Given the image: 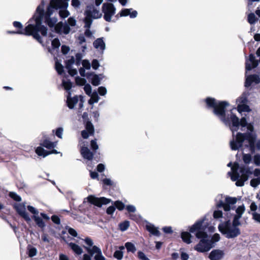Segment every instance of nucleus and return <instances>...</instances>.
Segmentation results:
<instances>
[{
    "label": "nucleus",
    "instance_id": "obj_45",
    "mask_svg": "<svg viewBox=\"0 0 260 260\" xmlns=\"http://www.w3.org/2000/svg\"><path fill=\"white\" fill-rule=\"evenodd\" d=\"M103 183L107 186H115V183L109 178H105L102 180Z\"/></svg>",
    "mask_w": 260,
    "mask_h": 260
},
{
    "label": "nucleus",
    "instance_id": "obj_53",
    "mask_svg": "<svg viewBox=\"0 0 260 260\" xmlns=\"http://www.w3.org/2000/svg\"><path fill=\"white\" fill-rule=\"evenodd\" d=\"M253 161L257 166H260V154H256L254 156Z\"/></svg>",
    "mask_w": 260,
    "mask_h": 260
},
{
    "label": "nucleus",
    "instance_id": "obj_43",
    "mask_svg": "<svg viewBox=\"0 0 260 260\" xmlns=\"http://www.w3.org/2000/svg\"><path fill=\"white\" fill-rule=\"evenodd\" d=\"M75 81L76 84L79 85H85L86 82V81L85 79L80 78L79 77H77L75 79Z\"/></svg>",
    "mask_w": 260,
    "mask_h": 260
},
{
    "label": "nucleus",
    "instance_id": "obj_64",
    "mask_svg": "<svg viewBox=\"0 0 260 260\" xmlns=\"http://www.w3.org/2000/svg\"><path fill=\"white\" fill-rule=\"evenodd\" d=\"M95 260H105V258L103 256L102 253L96 254L94 256Z\"/></svg>",
    "mask_w": 260,
    "mask_h": 260
},
{
    "label": "nucleus",
    "instance_id": "obj_19",
    "mask_svg": "<svg viewBox=\"0 0 260 260\" xmlns=\"http://www.w3.org/2000/svg\"><path fill=\"white\" fill-rule=\"evenodd\" d=\"M80 152L84 159L90 160L93 158V153L91 152L87 147L82 146L80 149Z\"/></svg>",
    "mask_w": 260,
    "mask_h": 260
},
{
    "label": "nucleus",
    "instance_id": "obj_25",
    "mask_svg": "<svg viewBox=\"0 0 260 260\" xmlns=\"http://www.w3.org/2000/svg\"><path fill=\"white\" fill-rule=\"evenodd\" d=\"M182 240L187 244H190L191 242L190 234L187 232H183L181 235Z\"/></svg>",
    "mask_w": 260,
    "mask_h": 260
},
{
    "label": "nucleus",
    "instance_id": "obj_57",
    "mask_svg": "<svg viewBox=\"0 0 260 260\" xmlns=\"http://www.w3.org/2000/svg\"><path fill=\"white\" fill-rule=\"evenodd\" d=\"M252 215L253 219L255 220L256 222L260 223V213H258L256 212H253L252 213Z\"/></svg>",
    "mask_w": 260,
    "mask_h": 260
},
{
    "label": "nucleus",
    "instance_id": "obj_28",
    "mask_svg": "<svg viewBox=\"0 0 260 260\" xmlns=\"http://www.w3.org/2000/svg\"><path fill=\"white\" fill-rule=\"evenodd\" d=\"M27 253L28 254L29 257H32L35 255H36L37 253V249L35 247L29 245L27 247Z\"/></svg>",
    "mask_w": 260,
    "mask_h": 260
},
{
    "label": "nucleus",
    "instance_id": "obj_29",
    "mask_svg": "<svg viewBox=\"0 0 260 260\" xmlns=\"http://www.w3.org/2000/svg\"><path fill=\"white\" fill-rule=\"evenodd\" d=\"M125 247L126 248L127 252L134 253L136 251V247L134 244L131 242H126L125 243Z\"/></svg>",
    "mask_w": 260,
    "mask_h": 260
},
{
    "label": "nucleus",
    "instance_id": "obj_1",
    "mask_svg": "<svg viewBox=\"0 0 260 260\" xmlns=\"http://www.w3.org/2000/svg\"><path fill=\"white\" fill-rule=\"evenodd\" d=\"M208 109H213V113L217 116L225 125L230 127L231 130L234 133L237 131L239 126H241V131L246 127L247 132L245 133H238L235 139H233L230 142L231 149L234 150L239 149L240 148L243 151L247 149L248 151L252 153L255 152V147L260 150V140L254 143L256 139V135L253 133V125L252 123H248L246 117H242L240 120L233 114L232 110L230 113L226 114L225 110L229 104L226 101H219L215 99L208 97L204 100Z\"/></svg>",
    "mask_w": 260,
    "mask_h": 260
},
{
    "label": "nucleus",
    "instance_id": "obj_27",
    "mask_svg": "<svg viewBox=\"0 0 260 260\" xmlns=\"http://www.w3.org/2000/svg\"><path fill=\"white\" fill-rule=\"evenodd\" d=\"M119 248L120 250H116L115 251L114 253V257L118 260H121L123 256V253L122 250L124 249V247L121 246H120Z\"/></svg>",
    "mask_w": 260,
    "mask_h": 260
},
{
    "label": "nucleus",
    "instance_id": "obj_50",
    "mask_svg": "<svg viewBox=\"0 0 260 260\" xmlns=\"http://www.w3.org/2000/svg\"><path fill=\"white\" fill-rule=\"evenodd\" d=\"M71 5L76 9H78L81 5V2L79 0H72Z\"/></svg>",
    "mask_w": 260,
    "mask_h": 260
},
{
    "label": "nucleus",
    "instance_id": "obj_34",
    "mask_svg": "<svg viewBox=\"0 0 260 260\" xmlns=\"http://www.w3.org/2000/svg\"><path fill=\"white\" fill-rule=\"evenodd\" d=\"M89 134L93 135L94 133V127L91 122H87L86 124V130Z\"/></svg>",
    "mask_w": 260,
    "mask_h": 260
},
{
    "label": "nucleus",
    "instance_id": "obj_32",
    "mask_svg": "<svg viewBox=\"0 0 260 260\" xmlns=\"http://www.w3.org/2000/svg\"><path fill=\"white\" fill-rule=\"evenodd\" d=\"M84 23V28H86L84 31L85 36H86L88 38L93 39L94 36L93 35V32L90 29V26L87 27L86 26V23Z\"/></svg>",
    "mask_w": 260,
    "mask_h": 260
},
{
    "label": "nucleus",
    "instance_id": "obj_9",
    "mask_svg": "<svg viewBox=\"0 0 260 260\" xmlns=\"http://www.w3.org/2000/svg\"><path fill=\"white\" fill-rule=\"evenodd\" d=\"M84 14L85 17L84 21L87 27L91 26L93 19L101 18L102 15L99 10L92 5L87 6Z\"/></svg>",
    "mask_w": 260,
    "mask_h": 260
},
{
    "label": "nucleus",
    "instance_id": "obj_3",
    "mask_svg": "<svg viewBox=\"0 0 260 260\" xmlns=\"http://www.w3.org/2000/svg\"><path fill=\"white\" fill-rule=\"evenodd\" d=\"M41 5L43 7L42 18L41 25H42V20L44 18L45 22L50 28H54L56 32L60 34H68L70 31V27L67 23L59 22L56 24L57 19L54 17H51V15H52L55 10H57L58 9L61 7H66V4L61 0H51L45 13H44V2H42L39 6Z\"/></svg>",
    "mask_w": 260,
    "mask_h": 260
},
{
    "label": "nucleus",
    "instance_id": "obj_24",
    "mask_svg": "<svg viewBox=\"0 0 260 260\" xmlns=\"http://www.w3.org/2000/svg\"><path fill=\"white\" fill-rule=\"evenodd\" d=\"M57 142H52L48 140H45L41 143V145L47 149H51L56 147Z\"/></svg>",
    "mask_w": 260,
    "mask_h": 260
},
{
    "label": "nucleus",
    "instance_id": "obj_40",
    "mask_svg": "<svg viewBox=\"0 0 260 260\" xmlns=\"http://www.w3.org/2000/svg\"><path fill=\"white\" fill-rule=\"evenodd\" d=\"M243 160L246 164H249L251 161V156L250 154H244L243 155Z\"/></svg>",
    "mask_w": 260,
    "mask_h": 260
},
{
    "label": "nucleus",
    "instance_id": "obj_33",
    "mask_svg": "<svg viewBox=\"0 0 260 260\" xmlns=\"http://www.w3.org/2000/svg\"><path fill=\"white\" fill-rule=\"evenodd\" d=\"M257 20L258 19L256 17L254 13H251L248 15V22L250 24H254Z\"/></svg>",
    "mask_w": 260,
    "mask_h": 260
},
{
    "label": "nucleus",
    "instance_id": "obj_15",
    "mask_svg": "<svg viewBox=\"0 0 260 260\" xmlns=\"http://www.w3.org/2000/svg\"><path fill=\"white\" fill-rule=\"evenodd\" d=\"M224 256V252L220 249H215L211 251L209 255L210 260H221Z\"/></svg>",
    "mask_w": 260,
    "mask_h": 260
},
{
    "label": "nucleus",
    "instance_id": "obj_14",
    "mask_svg": "<svg viewBox=\"0 0 260 260\" xmlns=\"http://www.w3.org/2000/svg\"><path fill=\"white\" fill-rule=\"evenodd\" d=\"M93 47L101 54H103L106 49V44L104 38L96 39L93 43Z\"/></svg>",
    "mask_w": 260,
    "mask_h": 260
},
{
    "label": "nucleus",
    "instance_id": "obj_47",
    "mask_svg": "<svg viewBox=\"0 0 260 260\" xmlns=\"http://www.w3.org/2000/svg\"><path fill=\"white\" fill-rule=\"evenodd\" d=\"M58 13L60 17L62 18L67 17L70 14V13L67 10H60Z\"/></svg>",
    "mask_w": 260,
    "mask_h": 260
},
{
    "label": "nucleus",
    "instance_id": "obj_63",
    "mask_svg": "<svg viewBox=\"0 0 260 260\" xmlns=\"http://www.w3.org/2000/svg\"><path fill=\"white\" fill-rule=\"evenodd\" d=\"M162 230L166 234H171L173 233V230L171 226H165Z\"/></svg>",
    "mask_w": 260,
    "mask_h": 260
},
{
    "label": "nucleus",
    "instance_id": "obj_10",
    "mask_svg": "<svg viewBox=\"0 0 260 260\" xmlns=\"http://www.w3.org/2000/svg\"><path fill=\"white\" fill-rule=\"evenodd\" d=\"M104 18L107 22L111 21V18L115 14L116 8L111 3H104L102 6Z\"/></svg>",
    "mask_w": 260,
    "mask_h": 260
},
{
    "label": "nucleus",
    "instance_id": "obj_60",
    "mask_svg": "<svg viewBox=\"0 0 260 260\" xmlns=\"http://www.w3.org/2000/svg\"><path fill=\"white\" fill-rule=\"evenodd\" d=\"M27 209L30 212L34 214V215H37L39 213L38 211L35 208L31 206H28Z\"/></svg>",
    "mask_w": 260,
    "mask_h": 260
},
{
    "label": "nucleus",
    "instance_id": "obj_18",
    "mask_svg": "<svg viewBox=\"0 0 260 260\" xmlns=\"http://www.w3.org/2000/svg\"><path fill=\"white\" fill-rule=\"evenodd\" d=\"M35 152L39 156H42L43 157L52 153L58 154L59 153L55 149H53L51 151H47L40 146L38 147L36 149Z\"/></svg>",
    "mask_w": 260,
    "mask_h": 260
},
{
    "label": "nucleus",
    "instance_id": "obj_23",
    "mask_svg": "<svg viewBox=\"0 0 260 260\" xmlns=\"http://www.w3.org/2000/svg\"><path fill=\"white\" fill-rule=\"evenodd\" d=\"M88 96L90 97V99L88 100V102L89 105H93L94 103H98L100 99V98L98 95V93L96 91H94L92 93H91L90 95H89Z\"/></svg>",
    "mask_w": 260,
    "mask_h": 260
},
{
    "label": "nucleus",
    "instance_id": "obj_12",
    "mask_svg": "<svg viewBox=\"0 0 260 260\" xmlns=\"http://www.w3.org/2000/svg\"><path fill=\"white\" fill-rule=\"evenodd\" d=\"M85 243L89 246V247H86L85 246L84 248L86 250V251L88 252V253L91 255V256H93L94 254L96 253H101V250L100 248L97 247L96 246H93V242L92 240L90 238H86L84 240Z\"/></svg>",
    "mask_w": 260,
    "mask_h": 260
},
{
    "label": "nucleus",
    "instance_id": "obj_8",
    "mask_svg": "<svg viewBox=\"0 0 260 260\" xmlns=\"http://www.w3.org/2000/svg\"><path fill=\"white\" fill-rule=\"evenodd\" d=\"M258 64V60L255 59L253 54L249 55V58L246 59L245 62V86L249 87L252 85H256L260 82V77L257 75H247L248 71L256 68Z\"/></svg>",
    "mask_w": 260,
    "mask_h": 260
},
{
    "label": "nucleus",
    "instance_id": "obj_26",
    "mask_svg": "<svg viewBox=\"0 0 260 260\" xmlns=\"http://www.w3.org/2000/svg\"><path fill=\"white\" fill-rule=\"evenodd\" d=\"M102 79V75H94L91 79V83L94 86H98L101 83V80Z\"/></svg>",
    "mask_w": 260,
    "mask_h": 260
},
{
    "label": "nucleus",
    "instance_id": "obj_59",
    "mask_svg": "<svg viewBox=\"0 0 260 260\" xmlns=\"http://www.w3.org/2000/svg\"><path fill=\"white\" fill-rule=\"evenodd\" d=\"M115 211V207L114 206H109L106 210V213L109 215H112Z\"/></svg>",
    "mask_w": 260,
    "mask_h": 260
},
{
    "label": "nucleus",
    "instance_id": "obj_35",
    "mask_svg": "<svg viewBox=\"0 0 260 260\" xmlns=\"http://www.w3.org/2000/svg\"><path fill=\"white\" fill-rule=\"evenodd\" d=\"M113 205H114L115 208H116L120 211L122 210L125 207V205L124 203H123L120 201H116L114 202Z\"/></svg>",
    "mask_w": 260,
    "mask_h": 260
},
{
    "label": "nucleus",
    "instance_id": "obj_39",
    "mask_svg": "<svg viewBox=\"0 0 260 260\" xmlns=\"http://www.w3.org/2000/svg\"><path fill=\"white\" fill-rule=\"evenodd\" d=\"M238 111L240 112L242 111L248 112L250 111V109L248 106L245 104L239 105L238 106Z\"/></svg>",
    "mask_w": 260,
    "mask_h": 260
},
{
    "label": "nucleus",
    "instance_id": "obj_11",
    "mask_svg": "<svg viewBox=\"0 0 260 260\" xmlns=\"http://www.w3.org/2000/svg\"><path fill=\"white\" fill-rule=\"evenodd\" d=\"M87 199L89 203L99 207H102L103 205H107L111 202V200L105 197L96 198L93 196H89Z\"/></svg>",
    "mask_w": 260,
    "mask_h": 260
},
{
    "label": "nucleus",
    "instance_id": "obj_30",
    "mask_svg": "<svg viewBox=\"0 0 260 260\" xmlns=\"http://www.w3.org/2000/svg\"><path fill=\"white\" fill-rule=\"evenodd\" d=\"M33 218H34L35 222L36 223V224L40 228H43L45 226L44 222L43 221V219L41 217H40L37 215H34Z\"/></svg>",
    "mask_w": 260,
    "mask_h": 260
},
{
    "label": "nucleus",
    "instance_id": "obj_4",
    "mask_svg": "<svg viewBox=\"0 0 260 260\" xmlns=\"http://www.w3.org/2000/svg\"><path fill=\"white\" fill-rule=\"evenodd\" d=\"M43 7L42 6H38L36 13L33 17L29 19L28 25L25 27L24 30L17 31H8V33L15 34H18L26 36H32L34 38L40 43H42V39L39 33L43 36H47V28L44 25H41L42 18Z\"/></svg>",
    "mask_w": 260,
    "mask_h": 260
},
{
    "label": "nucleus",
    "instance_id": "obj_62",
    "mask_svg": "<svg viewBox=\"0 0 260 260\" xmlns=\"http://www.w3.org/2000/svg\"><path fill=\"white\" fill-rule=\"evenodd\" d=\"M91 66L94 70H96L100 66L98 60L96 59H93L92 61Z\"/></svg>",
    "mask_w": 260,
    "mask_h": 260
},
{
    "label": "nucleus",
    "instance_id": "obj_56",
    "mask_svg": "<svg viewBox=\"0 0 260 260\" xmlns=\"http://www.w3.org/2000/svg\"><path fill=\"white\" fill-rule=\"evenodd\" d=\"M126 210L129 213H135L136 211V208L135 206L132 205H129L126 206Z\"/></svg>",
    "mask_w": 260,
    "mask_h": 260
},
{
    "label": "nucleus",
    "instance_id": "obj_54",
    "mask_svg": "<svg viewBox=\"0 0 260 260\" xmlns=\"http://www.w3.org/2000/svg\"><path fill=\"white\" fill-rule=\"evenodd\" d=\"M90 146H91V149L94 150V151H95L97 149H98L99 148V146L97 144V143H96V139H94V140H92L91 141V142H90Z\"/></svg>",
    "mask_w": 260,
    "mask_h": 260
},
{
    "label": "nucleus",
    "instance_id": "obj_13",
    "mask_svg": "<svg viewBox=\"0 0 260 260\" xmlns=\"http://www.w3.org/2000/svg\"><path fill=\"white\" fill-rule=\"evenodd\" d=\"M15 208L17 213L27 222H30L31 219L26 211L25 206L22 204H17L15 205Z\"/></svg>",
    "mask_w": 260,
    "mask_h": 260
},
{
    "label": "nucleus",
    "instance_id": "obj_37",
    "mask_svg": "<svg viewBox=\"0 0 260 260\" xmlns=\"http://www.w3.org/2000/svg\"><path fill=\"white\" fill-rule=\"evenodd\" d=\"M259 184H260V177L252 179L250 181V185L253 187H256Z\"/></svg>",
    "mask_w": 260,
    "mask_h": 260
},
{
    "label": "nucleus",
    "instance_id": "obj_16",
    "mask_svg": "<svg viewBox=\"0 0 260 260\" xmlns=\"http://www.w3.org/2000/svg\"><path fill=\"white\" fill-rule=\"evenodd\" d=\"M75 63V58L72 56L70 58L66 61V68L68 70L69 74L72 76L77 74V71L75 69H72V66Z\"/></svg>",
    "mask_w": 260,
    "mask_h": 260
},
{
    "label": "nucleus",
    "instance_id": "obj_48",
    "mask_svg": "<svg viewBox=\"0 0 260 260\" xmlns=\"http://www.w3.org/2000/svg\"><path fill=\"white\" fill-rule=\"evenodd\" d=\"M138 257L140 260H150L146 254L141 251L138 252Z\"/></svg>",
    "mask_w": 260,
    "mask_h": 260
},
{
    "label": "nucleus",
    "instance_id": "obj_36",
    "mask_svg": "<svg viewBox=\"0 0 260 260\" xmlns=\"http://www.w3.org/2000/svg\"><path fill=\"white\" fill-rule=\"evenodd\" d=\"M55 69L59 75H61L63 72V66L58 61L55 62Z\"/></svg>",
    "mask_w": 260,
    "mask_h": 260
},
{
    "label": "nucleus",
    "instance_id": "obj_61",
    "mask_svg": "<svg viewBox=\"0 0 260 260\" xmlns=\"http://www.w3.org/2000/svg\"><path fill=\"white\" fill-rule=\"evenodd\" d=\"M51 220L55 224H59L60 223L59 218L56 215H54L52 216Z\"/></svg>",
    "mask_w": 260,
    "mask_h": 260
},
{
    "label": "nucleus",
    "instance_id": "obj_38",
    "mask_svg": "<svg viewBox=\"0 0 260 260\" xmlns=\"http://www.w3.org/2000/svg\"><path fill=\"white\" fill-rule=\"evenodd\" d=\"M62 84L64 88L67 91L70 90L72 87V84L70 81L63 80Z\"/></svg>",
    "mask_w": 260,
    "mask_h": 260
},
{
    "label": "nucleus",
    "instance_id": "obj_2",
    "mask_svg": "<svg viewBox=\"0 0 260 260\" xmlns=\"http://www.w3.org/2000/svg\"><path fill=\"white\" fill-rule=\"evenodd\" d=\"M207 216L205 215L197 220L189 229L190 233L194 234L197 238L201 239L195 247V249L200 252L208 251L213 247V242L207 233H213L215 229L212 225L208 226Z\"/></svg>",
    "mask_w": 260,
    "mask_h": 260
},
{
    "label": "nucleus",
    "instance_id": "obj_51",
    "mask_svg": "<svg viewBox=\"0 0 260 260\" xmlns=\"http://www.w3.org/2000/svg\"><path fill=\"white\" fill-rule=\"evenodd\" d=\"M10 197L16 201L20 202L21 200V197L15 192H11Z\"/></svg>",
    "mask_w": 260,
    "mask_h": 260
},
{
    "label": "nucleus",
    "instance_id": "obj_44",
    "mask_svg": "<svg viewBox=\"0 0 260 260\" xmlns=\"http://www.w3.org/2000/svg\"><path fill=\"white\" fill-rule=\"evenodd\" d=\"M66 229L68 230V233L71 235V236L77 237L78 236V233L77 231L74 230V229L70 228L69 226H67Z\"/></svg>",
    "mask_w": 260,
    "mask_h": 260
},
{
    "label": "nucleus",
    "instance_id": "obj_52",
    "mask_svg": "<svg viewBox=\"0 0 260 260\" xmlns=\"http://www.w3.org/2000/svg\"><path fill=\"white\" fill-rule=\"evenodd\" d=\"M247 98L244 95H242L241 97L239 98L237 100V102L239 103V104L243 105L245 104L247 102Z\"/></svg>",
    "mask_w": 260,
    "mask_h": 260
},
{
    "label": "nucleus",
    "instance_id": "obj_21",
    "mask_svg": "<svg viewBox=\"0 0 260 260\" xmlns=\"http://www.w3.org/2000/svg\"><path fill=\"white\" fill-rule=\"evenodd\" d=\"M68 245L75 254L80 255L82 253L83 250L78 245L74 243L71 242L68 243Z\"/></svg>",
    "mask_w": 260,
    "mask_h": 260
},
{
    "label": "nucleus",
    "instance_id": "obj_17",
    "mask_svg": "<svg viewBox=\"0 0 260 260\" xmlns=\"http://www.w3.org/2000/svg\"><path fill=\"white\" fill-rule=\"evenodd\" d=\"M120 17H126L129 16L131 18H135L137 17L138 15V12L136 10H133V9H123L120 11Z\"/></svg>",
    "mask_w": 260,
    "mask_h": 260
},
{
    "label": "nucleus",
    "instance_id": "obj_58",
    "mask_svg": "<svg viewBox=\"0 0 260 260\" xmlns=\"http://www.w3.org/2000/svg\"><path fill=\"white\" fill-rule=\"evenodd\" d=\"M68 26H74L76 24V20L73 17H70L68 20Z\"/></svg>",
    "mask_w": 260,
    "mask_h": 260
},
{
    "label": "nucleus",
    "instance_id": "obj_46",
    "mask_svg": "<svg viewBox=\"0 0 260 260\" xmlns=\"http://www.w3.org/2000/svg\"><path fill=\"white\" fill-rule=\"evenodd\" d=\"M51 45L53 48H58L60 45V41L57 38H55L52 41Z\"/></svg>",
    "mask_w": 260,
    "mask_h": 260
},
{
    "label": "nucleus",
    "instance_id": "obj_6",
    "mask_svg": "<svg viewBox=\"0 0 260 260\" xmlns=\"http://www.w3.org/2000/svg\"><path fill=\"white\" fill-rule=\"evenodd\" d=\"M237 202V199L235 197H230L218 194L215 199V209L213 212L214 219L221 221L223 215L228 218H232L233 213L235 211V204Z\"/></svg>",
    "mask_w": 260,
    "mask_h": 260
},
{
    "label": "nucleus",
    "instance_id": "obj_49",
    "mask_svg": "<svg viewBox=\"0 0 260 260\" xmlns=\"http://www.w3.org/2000/svg\"><path fill=\"white\" fill-rule=\"evenodd\" d=\"M63 128L61 127L57 128L55 131V135L59 138H62Z\"/></svg>",
    "mask_w": 260,
    "mask_h": 260
},
{
    "label": "nucleus",
    "instance_id": "obj_22",
    "mask_svg": "<svg viewBox=\"0 0 260 260\" xmlns=\"http://www.w3.org/2000/svg\"><path fill=\"white\" fill-rule=\"evenodd\" d=\"M78 98L77 96H75L73 98H70L69 96L67 97V105L68 107L72 109H73L75 105L78 103Z\"/></svg>",
    "mask_w": 260,
    "mask_h": 260
},
{
    "label": "nucleus",
    "instance_id": "obj_5",
    "mask_svg": "<svg viewBox=\"0 0 260 260\" xmlns=\"http://www.w3.org/2000/svg\"><path fill=\"white\" fill-rule=\"evenodd\" d=\"M245 210V206L243 204L235 209V213H233V220L231 222V218L223 215V218L220 223L218 225L219 231L225 235L227 238H234L240 234V230L238 228L241 224L240 219Z\"/></svg>",
    "mask_w": 260,
    "mask_h": 260
},
{
    "label": "nucleus",
    "instance_id": "obj_31",
    "mask_svg": "<svg viewBox=\"0 0 260 260\" xmlns=\"http://www.w3.org/2000/svg\"><path fill=\"white\" fill-rule=\"evenodd\" d=\"M129 226V222L127 220H125L122 222H121L119 224V228L122 232L125 231L128 229Z\"/></svg>",
    "mask_w": 260,
    "mask_h": 260
},
{
    "label": "nucleus",
    "instance_id": "obj_20",
    "mask_svg": "<svg viewBox=\"0 0 260 260\" xmlns=\"http://www.w3.org/2000/svg\"><path fill=\"white\" fill-rule=\"evenodd\" d=\"M146 230L152 235L159 237L160 235V233L159 231L158 228L155 227L153 224L148 222L146 225Z\"/></svg>",
    "mask_w": 260,
    "mask_h": 260
},
{
    "label": "nucleus",
    "instance_id": "obj_42",
    "mask_svg": "<svg viewBox=\"0 0 260 260\" xmlns=\"http://www.w3.org/2000/svg\"><path fill=\"white\" fill-rule=\"evenodd\" d=\"M84 90L86 94L88 95L92 93L91 86L89 84H86L84 85Z\"/></svg>",
    "mask_w": 260,
    "mask_h": 260
},
{
    "label": "nucleus",
    "instance_id": "obj_41",
    "mask_svg": "<svg viewBox=\"0 0 260 260\" xmlns=\"http://www.w3.org/2000/svg\"><path fill=\"white\" fill-rule=\"evenodd\" d=\"M98 92L100 95L105 96L107 93V90L105 87L100 86L98 89Z\"/></svg>",
    "mask_w": 260,
    "mask_h": 260
},
{
    "label": "nucleus",
    "instance_id": "obj_7",
    "mask_svg": "<svg viewBox=\"0 0 260 260\" xmlns=\"http://www.w3.org/2000/svg\"><path fill=\"white\" fill-rule=\"evenodd\" d=\"M228 167H231V172H228V174L232 181H236L237 186H243L249 175L252 174L249 168L244 166H239L237 162H235L233 166L232 162H229Z\"/></svg>",
    "mask_w": 260,
    "mask_h": 260
},
{
    "label": "nucleus",
    "instance_id": "obj_55",
    "mask_svg": "<svg viewBox=\"0 0 260 260\" xmlns=\"http://www.w3.org/2000/svg\"><path fill=\"white\" fill-rule=\"evenodd\" d=\"M83 68L89 70L90 69L91 64L89 61L87 60H83L82 62Z\"/></svg>",
    "mask_w": 260,
    "mask_h": 260
}]
</instances>
